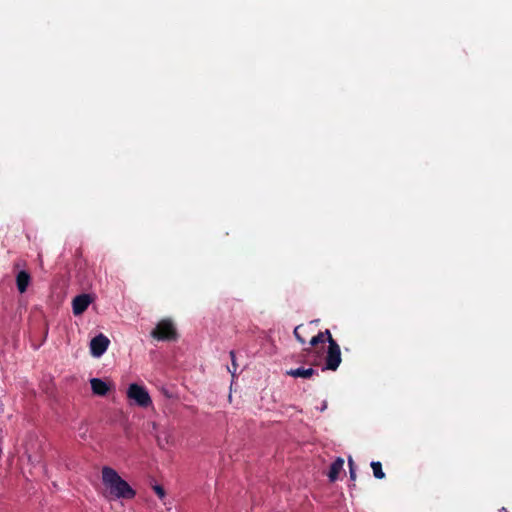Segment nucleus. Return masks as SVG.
Segmentation results:
<instances>
[{"label": "nucleus", "mask_w": 512, "mask_h": 512, "mask_svg": "<svg viewBox=\"0 0 512 512\" xmlns=\"http://www.w3.org/2000/svg\"><path fill=\"white\" fill-rule=\"evenodd\" d=\"M30 283V275L26 271H20L16 277L17 288L20 293H24Z\"/></svg>", "instance_id": "9b49d317"}, {"label": "nucleus", "mask_w": 512, "mask_h": 512, "mask_svg": "<svg viewBox=\"0 0 512 512\" xmlns=\"http://www.w3.org/2000/svg\"><path fill=\"white\" fill-rule=\"evenodd\" d=\"M348 464H349V468H350V478H351V480H355L356 479V472H355V469H354V463H353L352 458H349Z\"/></svg>", "instance_id": "dca6fc26"}, {"label": "nucleus", "mask_w": 512, "mask_h": 512, "mask_svg": "<svg viewBox=\"0 0 512 512\" xmlns=\"http://www.w3.org/2000/svg\"><path fill=\"white\" fill-rule=\"evenodd\" d=\"M92 392L98 396H105L110 391V386L100 378L90 380Z\"/></svg>", "instance_id": "6e6552de"}, {"label": "nucleus", "mask_w": 512, "mask_h": 512, "mask_svg": "<svg viewBox=\"0 0 512 512\" xmlns=\"http://www.w3.org/2000/svg\"><path fill=\"white\" fill-rule=\"evenodd\" d=\"M157 441H158V444L161 446V438L159 436L157 437Z\"/></svg>", "instance_id": "a211bd4d"}, {"label": "nucleus", "mask_w": 512, "mask_h": 512, "mask_svg": "<svg viewBox=\"0 0 512 512\" xmlns=\"http://www.w3.org/2000/svg\"><path fill=\"white\" fill-rule=\"evenodd\" d=\"M341 361L342 358L340 346L338 345L336 340L331 339L329 341L328 348L326 351L325 367H322V370L327 369L335 371L339 367Z\"/></svg>", "instance_id": "39448f33"}, {"label": "nucleus", "mask_w": 512, "mask_h": 512, "mask_svg": "<svg viewBox=\"0 0 512 512\" xmlns=\"http://www.w3.org/2000/svg\"><path fill=\"white\" fill-rule=\"evenodd\" d=\"M101 472L103 484L109 488L110 494L114 498L133 499L135 497V490L120 477L115 469L104 466Z\"/></svg>", "instance_id": "f257e3e1"}, {"label": "nucleus", "mask_w": 512, "mask_h": 512, "mask_svg": "<svg viewBox=\"0 0 512 512\" xmlns=\"http://www.w3.org/2000/svg\"><path fill=\"white\" fill-rule=\"evenodd\" d=\"M286 374L291 377H294V378L299 377V378L309 379L312 376L316 375L317 372L312 367H299L296 369H290V370L286 371Z\"/></svg>", "instance_id": "1a4fd4ad"}, {"label": "nucleus", "mask_w": 512, "mask_h": 512, "mask_svg": "<svg viewBox=\"0 0 512 512\" xmlns=\"http://www.w3.org/2000/svg\"><path fill=\"white\" fill-rule=\"evenodd\" d=\"M153 490L160 499H163L165 497V490L162 486L155 485L153 487Z\"/></svg>", "instance_id": "ddd939ff"}, {"label": "nucleus", "mask_w": 512, "mask_h": 512, "mask_svg": "<svg viewBox=\"0 0 512 512\" xmlns=\"http://www.w3.org/2000/svg\"><path fill=\"white\" fill-rule=\"evenodd\" d=\"M91 302L92 297L89 294L77 295L72 301V309L74 315L77 316L83 314L87 310Z\"/></svg>", "instance_id": "0eeeda50"}, {"label": "nucleus", "mask_w": 512, "mask_h": 512, "mask_svg": "<svg viewBox=\"0 0 512 512\" xmlns=\"http://www.w3.org/2000/svg\"><path fill=\"white\" fill-rule=\"evenodd\" d=\"M318 323V320L311 321L308 324H300L295 327V338L302 344L308 343L310 346H317L320 343V331L313 334V326Z\"/></svg>", "instance_id": "7ed1b4c3"}, {"label": "nucleus", "mask_w": 512, "mask_h": 512, "mask_svg": "<svg viewBox=\"0 0 512 512\" xmlns=\"http://www.w3.org/2000/svg\"><path fill=\"white\" fill-rule=\"evenodd\" d=\"M127 397L142 408H147L152 404V400L147 389L136 383L129 385L127 389Z\"/></svg>", "instance_id": "20e7f679"}, {"label": "nucleus", "mask_w": 512, "mask_h": 512, "mask_svg": "<svg viewBox=\"0 0 512 512\" xmlns=\"http://www.w3.org/2000/svg\"><path fill=\"white\" fill-rule=\"evenodd\" d=\"M371 468L375 478L383 479L385 477V473L382 470V464L379 461H372Z\"/></svg>", "instance_id": "f8f14e48"}, {"label": "nucleus", "mask_w": 512, "mask_h": 512, "mask_svg": "<svg viewBox=\"0 0 512 512\" xmlns=\"http://www.w3.org/2000/svg\"><path fill=\"white\" fill-rule=\"evenodd\" d=\"M150 335L158 341H176L178 338L177 329L173 321L168 318L160 320Z\"/></svg>", "instance_id": "f03ea898"}, {"label": "nucleus", "mask_w": 512, "mask_h": 512, "mask_svg": "<svg viewBox=\"0 0 512 512\" xmlns=\"http://www.w3.org/2000/svg\"><path fill=\"white\" fill-rule=\"evenodd\" d=\"M109 343H110V340L105 335L99 334V335L95 336L94 338H92V340L90 342L91 354L94 357L102 356L106 352V350L109 346Z\"/></svg>", "instance_id": "423d86ee"}, {"label": "nucleus", "mask_w": 512, "mask_h": 512, "mask_svg": "<svg viewBox=\"0 0 512 512\" xmlns=\"http://www.w3.org/2000/svg\"><path fill=\"white\" fill-rule=\"evenodd\" d=\"M502 510H503L504 512H508V511H507V509H505V508H502Z\"/></svg>", "instance_id": "6ab92c4d"}, {"label": "nucleus", "mask_w": 512, "mask_h": 512, "mask_svg": "<svg viewBox=\"0 0 512 512\" xmlns=\"http://www.w3.org/2000/svg\"><path fill=\"white\" fill-rule=\"evenodd\" d=\"M344 460L338 457L331 465L328 472V478L330 482H334L338 479L339 474L343 471Z\"/></svg>", "instance_id": "9d476101"}, {"label": "nucleus", "mask_w": 512, "mask_h": 512, "mask_svg": "<svg viewBox=\"0 0 512 512\" xmlns=\"http://www.w3.org/2000/svg\"><path fill=\"white\" fill-rule=\"evenodd\" d=\"M333 339L330 330L326 329L324 332H322V345L325 341L329 343V341Z\"/></svg>", "instance_id": "2eb2a0df"}, {"label": "nucleus", "mask_w": 512, "mask_h": 512, "mask_svg": "<svg viewBox=\"0 0 512 512\" xmlns=\"http://www.w3.org/2000/svg\"><path fill=\"white\" fill-rule=\"evenodd\" d=\"M230 358H231V361H232V366H233V371H231V374L232 376L235 375V372L237 370V363H236V356H235V352L232 350L230 351Z\"/></svg>", "instance_id": "4468645a"}, {"label": "nucleus", "mask_w": 512, "mask_h": 512, "mask_svg": "<svg viewBox=\"0 0 512 512\" xmlns=\"http://www.w3.org/2000/svg\"><path fill=\"white\" fill-rule=\"evenodd\" d=\"M326 409V404L325 403H322V407H321V410L324 411Z\"/></svg>", "instance_id": "f3484780"}]
</instances>
